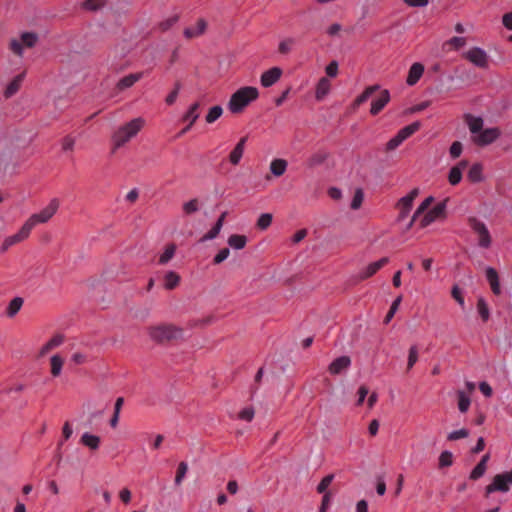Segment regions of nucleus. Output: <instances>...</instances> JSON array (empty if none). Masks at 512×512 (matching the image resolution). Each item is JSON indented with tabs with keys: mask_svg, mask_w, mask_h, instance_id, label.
Masks as SVG:
<instances>
[{
	"mask_svg": "<svg viewBox=\"0 0 512 512\" xmlns=\"http://www.w3.org/2000/svg\"><path fill=\"white\" fill-rule=\"evenodd\" d=\"M144 125V118L136 117L129 122L119 126L111 137L113 143V151L123 147L125 144L135 138L142 130Z\"/></svg>",
	"mask_w": 512,
	"mask_h": 512,
	"instance_id": "f257e3e1",
	"label": "nucleus"
},
{
	"mask_svg": "<svg viewBox=\"0 0 512 512\" xmlns=\"http://www.w3.org/2000/svg\"><path fill=\"white\" fill-rule=\"evenodd\" d=\"M259 96L258 89L252 86L242 87L232 94L229 102L228 109L232 113H240L252 101L256 100Z\"/></svg>",
	"mask_w": 512,
	"mask_h": 512,
	"instance_id": "f03ea898",
	"label": "nucleus"
},
{
	"mask_svg": "<svg viewBox=\"0 0 512 512\" xmlns=\"http://www.w3.org/2000/svg\"><path fill=\"white\" fill-rule=\"evenodd\" d=\"M512 487V469L510 471H505L499 474H496L491 483L486 486L485 493L486 495H490L495 492L506 493Z\"/></svg>",
	"mask_w": 512,
	"mask_h": 512,
	"instance_id": "7ed1b4c3",
	"label": "nucleus"
},
{
	"mask_svg": "<svg viewBox=\"0 0 512 512\" xmlns=\"http://www.w3.org/2000/svg\"><path fill=\"white\" fill-rule=\"evenodd\" d=\"M59 208L57 199H52L49 204L38 213L32 214L25 222L32 230L37 224L48 222Z\"/></svg>",
	"mask_w": 512,
	"mask_h": 512,
	"instance_id": "20e7f679",
	"label": "nucleus"
},
{
	"mask_svg": "<svg viewBox=\"0 0 512 512\" xmlns=\"http://www.w3.org/2000/svg\"><path fill=\"white\" fill-rule=\"evenodd\" d=\"M148 334L152 340L162 342L180 337L182 331L173 325H160L149 328Z\"/></svg>",
	"mask_w": 512,
	"mask_h": 512,
	"instance_id": "39448f33",
	"label": "nucleus"
},
{
	"mask_svg": "<svg viewBox=\"0 0 512 512\" xmlns=\"http://www.w3.org/2000/svg\"><path fill=\"white\" fill-rule=\"evenodd\" d=\"M469 225L473 232L478 236V246L483 249L490 248L492 244V237L487 225L475 217L469 219Z\"/></svg>",
	"mask_w": 512,
	"mask_h": 512,
	"instance_id": "423d86ee",
	"label": "nucleus"
},
{
	"mask_svg": "<svg viewBox=\"0 0 512 512\" xmlns=\"http://www.w3.org/2000/svg\"><path fill=\"white\" fill-rule=\"evenodd\" d=\"M419 127V122H413L400 129L398 133L387 142V149L394 150L399 147L407 138L414 134Z\"/></svg>",
	"mask_w": 512,
	"mask_h": 512,
	"instance_id": "0eeeda50",
	"label": "nucleus"
},
{
	"mask_svg": "<svg viewBox=\"0 0 512 512\" xmlns=\"http://www.w3.org/2000/svg\"><path fill=\"white\" fill-rule=\"evenodd\" d=\"M464 57L479 68H487L489 65V56L487 52L480 47H472L464 53Z\"/></svg>",
	"mask_w": 512,
	"mask_h": 512,
	"instance_id": "6e6552de",
	"label": "nucleus"
},
{
	"mask_svg": "<svg viewBox=\"0 0 512 512\" xmlns=\"http://www.w3.org/2000/svg\"><path fill=\"white\" fill-rule=\"evenodd\" d=\"M30 227L26 222L22 225L19 231L13 235L7 236L0 247L1 252H6L11 246L20 243L27 239L31 233Z\"/></svg>",
	"mask_w": 512,
	"mask_h": 512,
	"instance_id": "1a4fd4ad",
	"label": "nucleus"
},
{
	"mask_svg": "<svg viewBox=\"0 0 512 512\" xmlns=\"http://www.w3.org/2000/svg\"><path fill=\"white\" fill-rule=\"evenodd\" d=\"M445 209H446V204L439 203L436 206H434L432 209H430L428 211L426 210L425 214L422 217L420 216L417 220L419 222L420 227H422V228L427 227L430 224H432L433 222H435L436 220H438L439 218H441L445 213Z\"/></svg>",
	"mask_w": 512,
	"mask_h": 512,
	"instance_id": "9d476101",
	"label": "nucleus"
},
{
	"mask_svg": "<svg viewBox=\"0 0 512 512\" xmlns=\"http://www.w3.org/2000/svg\"><path fill=\"white\" fill-rule=\"evenodd\" d=\"M419 189L414 188L412 189L407 195L401 197L398 200L397 208L399 210V218L404 219L406 218L413 206L414 199L419 195Z\"/></svg>",
	"mask_w": 512,
	"mask_h": 512,
	"instance_id": "9b49d317",
	"label": "nucleus"
},
{
	"mask_svg": "<svg viewBox=\"0 0 512 512\" xmlns=\"http://www.w3.org/2000/svg\"><path fill=\"white\" fill-rule=\"evenodd\" d=\"M501 135V131L497 127L483 129L478 135L473 137V141L478 146H487L495 142Z\"/></svg>",
	"mask_w": 512,
	"mask_h": 512,
	"instance_id": "f8f14e48",
	"label": "nucleus"
},
{
	"mask_svg": "<svg viewBox=\"0 0 512 512\" xmlns=\"http://www.w3.org/2000/svg\"><path fill=\"white\" fill-rule=\"evenodd\" d=\"M282 76V69L272 67L262 73L260 83L263 87L268 88L274 85Z\"/></svg>",
	"mask_w": 512,
	"mask_h": 512,
	"instance_id": "ddd939ff",
	"label": "nucleus"
},
{
	"mask_svg": "<svg viewBox=\"0 0 512 512\" xmlns=\"http://www.w3.org/2000/svg\"><path fill=\"white\" fill-rule=\"evenodd\" d=\"M351 366V359L349 356H340L334 359L329 367L328 371L332 375H338L342 373L343 371H346Z\"/></svg>",
	"mask_w": 512,
	"mask_h": 512,
	"instance_id": "4468645a",
	"label": "nucleus"
},
{
	"mask_svg": "<svg viewBox=\"0 0 512 512\" xmlns=\"http://www.w3.org/2000/svg\"><path fill=\"white\" fill-rule=\"evenodd\" d=\"M467 165V160H461L455 166L450 168L448 173V182L452 186H455L461 182L463 171L466 169Z\"/></svg>",
	"mask_w": 512,
	"mask_h": 512,
	"instance_id": "2eb2a0df",
	"label": "nucleus"
},
{
	"mask_svg": "<svg viewBox=\"0 0 512 512\" xmlns=\"http://www.w3.org/2000/svg\"><path fill=\"white\" fill-rule=\"evenodd\" d=\"M227 214V211L221 213L214 226L206 234L203 235V237L200 240L201 242L214 240L219 235L224 225V221Z\"/></svg>",
	"mask_w": 512,
	"mask_h": 512,
	"instance_id": "dca6fc26",
	"label": "nucleus"
},
{
	"mask_svg": "<svg viewBox=\"0 0 512 512\" xmlns=\"http://www.w3.org/2000/svg\"><path fill=\"white\" fill-rule=\"evenodd\" d=\"M390 101V93L388 90H382L380 95L371 103L370 113L377 115Z\"/></svg>",
	"mask_w": 512,
	"mask_h": 512,
	"instance_id": "f3484780",
	"label": "nucleus"
},
{
	"mask_svg": "<svg viewBox=\"0 0 512 512\" xmlns=\"http://www.w3.org/2000/svg\"><path fill=\"white\" fill-rule=\"evenodd\" d=\"M388 262H389V258L383 257V258L379 259L378 261L370 263L360 272V277L362 279H367V278L373 276L378 270H380Z\"/></svg>",
	"mask_w": 512,
	"mask_h": 512,
	"instance_id": "a211bd4d",
	"label": "nucleus"
},
{
	"mask_svg": "<svg viewBox=\"0 0 512 512\" xmlns=\"http://www.w3.org/2000/svg\"><path fill=\"white\" fill-rule=\"evenodd\" d=\"M423 73H424V66L419 62L413 63L409 69L406 83L409 86L415 85L420 80Z\"/></svg>",
	"mask_w": 512,
	"mask_h": 512,
	"instance_id": "6ab92c4d",
	"label": "nucleus"
},
{
	"mask_svg": "<svg viewBox=\"0 0 512 512\" xmlns=\"http://www.w3.org/2000/svg\"><path fill=\"white\" fill-rule=\"evenodd\" d=\"M247 137H243L236 144L234 149L229 154V161L232 165H238L243 157Z\"/></svg>",
	"mask_w": 512,
	"mask_h": 512,
	"instance_id": "aec40b11",
	"label": "nucleus"
},
{
	"mask_svg": "<svg viewBox=\"0 0 512 512\" xmlns=\"http://www.w3.org/2000/svg\"><path fill=\"white\" fill-rule=\"evenodd\" d=\"M486 280L489 282L491 289L495 295H499L501 293L499 276L498 272L495 268L488 266L485 270Z\"/></svg>",
	"mask_w": 512,
	"mask_h": 512,
	"instance_id": "412c9836",
	"label": "nucleus"
},
{
	"mask_svg": "<svg viewBox=\"0 0 512 512\" xmlns=\"http://www.w3.org/2000/svg\"><path fill=\"white\" fill-rule=\"evenodd\" d=\"M489 459H490L489 453L482 456L479 463L474 467V469L471 471V473L469 475V478L471 480H478L484 476V474L486 473V470H487V463H488Z\"/></svg>",
	"mask_w": 512,
	"mask_h": 512,
	"instance_id": "4be33fe9",
	"label": "nucleus"
},
{
	"mask_svg": "<svg viewBox=\"0 0 512 512\" xmlns=\"http://www.w3.org/2000/svg\"><path fill=\"white\" fill-rule=\"evenodd\" d=\"M288 167V162L282 158L273 159L270 163L269 169L273 176L280 177L282 176Z\"/></svg>",
	"mask_w": 512,
	"mask_h": 512,
	"instance_id": "5701e85b",
	"label": "nucleus"
},
{
	"mask_svg": "<svg viewBox=\"0 0 512 512\" xmlns=\"http://www.w3.org/2000/svg\"><path fill=\"white\" fill-rule=\"evenodd\" d=\"M331 83L326 77H322L316 86L315 98L318 101H322L330 92Z\"/></svg>",
	"mask_w": 512,
	"mask_h": 512,
	"instance_id": "b1692460",
	"label": "nucleus"
},
{
	"mask_svg": "<svg viewBox=\"0 0 512 512\" xmlns=\"http://www.w3.org/2000/svg\"><path fill=\"white\" fill-rule=\"evenodd\" d=\"M143 77V73H132L121 78L117 83V89L122 91L132 87Z\"/></svg>",
	"mask_w": 512,
	"mask_h": 512,
	"instance_id": "393cba45",
	"label": "nucleus"
},
{
	"mask_svg": "<svg viewBox=\"0 0 512 512\" xmlns=\"http://www.w3.org/2000/svg\"><path fill=\"white\" fill-rule=\"evenodd\" d=\"M467 177L472 183H480L484 181L483 165L481 163H474L470 167Z\"/></svg>",
	"mask_w": 512,
	"mask_h": 512,
	"instance_id": "a878e982",
	"label": "nucleus"
},
{
	"mask_svg": "<svg viewBox=\"0 0 512 512\" xmlns=\"http://www.w3.org/2000/svg\"><path fill=\"white\" fill-rule=\"evenodd\" d=\"M206 26V21L204 19H199L194 26L187 27L184 30V35L187 38L197 37L204 33V31L206 30Z\"/></svg>",
	"mask_w": 512,
	"mask_h": 512,
	"instance_id": "bb28decb",
	"label": "nucleus"
},
{
	"mask_svg": "<svg viewBox=\"0 0 512 512\" xmlns=\"http://www.w3.org/2000/svg\"><path fill=\"white\" fill-rule=\"evenodd\" d=\"M433 201V196H429L421 202V204L417 207L416 211L414 212L410 222L408 223L407 228H411L413 224L417 222L418 218L427 210V208Z\"/></svg>",
	"mask_w": 512,
	"mask_h": 512,
	"instance_id": "cd10ccee",
	"label": "nucleus"
},
{
	"mask_svg": "<svg viewBox=\"0 0 512 512\" xmlns=\"http://www.w3.org/2000/svg\"><path fill=\"white\" fill-rule=\"evenodd\" d=\"M199 107L200 105L197 102L191 104L188 110L182 116V121L188 122L190 123V126H193V124L198 120L200 116L198 112Z\"/></svg>",
	"mask_w": 512,
	"mask_h": 512,
	"instance_id": "c85d7f7f",
	"label": "nucleus"
},
{
	"mask_svg": "<svg viewBox=\"0 0 512 512\" xmlns=\"http://www.w3.org/2000/svg\"><path fill=\"white\" fill-rule=\"evenodd\" d=\"M100 437L88 432L81 436V443L91 450H97L100 446Z\"/></svg>",
	"mask_w": 512,
	"mask_h": 512,
	"instance_id": "c756f323",
	"label": "nucleus"
},
{
	"mask_svg": "<svg viewBox=\"0 0 512 512\" xmlns=\"http://www.w3.org/2000/svg\"><path fill=\"white\" fill-rule=\"evenodd\" d=\"M176 249L177 246L174 243L167 244L159 256L158 263L160 265H166L174 257Z\"/></svg>",
	"mask_w": 512,
	"mask_h": 512,
	"instance_id": "7c9ffc66",
	"label": "nucleus"
},
{
	"mask_svg": "<svg viewBox=\"0 0 512 512\" xmlns=\"http://www.w3.org/2000/svg\"><path fill=\"white\" fill-rule=\"evenodd\" d=\"M467 124L470 132L476 136L483 130L484 121L481 117L470 116Z\"/></svg>",
	"mask_w": 512,
	"mask_h": 512,
	"instance_id": "2f4dec72",
	"label": "nucleus"
},
{
	"mask_svg": "<svg viewBox=\"0 0 512 512\" xmlns=\"http://www.w3.org/2000/svg\"><path fill=\"white\" fill-rule=\"evenodd\" d=\"M247 238L244 235L233 234L228 238V245L235 250H241L245 247Z\"/></svg>",
	"mask_w": 512,
	"mask_h": 512,
	"instance_id": "473e14b6",
	"label": "nucleus"
},
{
	"mask_svg": "<svg viewBox=\"0 0 512 512\" xmlns=\"http://www.w3.org/2000/svg\"><path fill=\"white\" fill-rule=\"evenodd\" d=\"M180 282V276L174 271H168L164 276V287L167 290L174 289Z\"/></svg>",
	"mask_w": 512,
	"mask_h": 512,
	"instance_id": "72a5a7b5",
	"label": "nucleus"
},
{
	"mask_svg": "<svg viewBox=\"0 0 512 512\" xmlns=\"http://www.w3.org/2000/svg\"><path fill=\"white\" fill-rule=\"evenodd\" d=\"M63 341L64 339L62 335H56L52 337L45 345L42 346L40 349V355H45L51 349L60 346Z\"/></svg>",
	"mask_w": 512,
	"mask_h": 512,
	"instance_id": "f704fd0d",
	"label": "nucleus"
},
{
	"mask_svg": "<svg viewBox=\"0 0 512 512\" xmlns=\"http://www.w3.org/2000/svg\"><path fill=\"white\" fill-rule=\"evenodd\" d=\"M24 79V74H19L17 75L7 86L6 90H5V96L6 97H11L12 95H14L19 87H20V84L21 82L23 81Z\"/></svg>",
	"mask_w": 512,
	"mask_h": 512,
	"instance_id": "c9c22d12",
	"label": "nucleus"
},
{
	"mask_svg": "<svg viewBox=\"0 0 512 512\" xmlns=\"http://www.w3.org/2000/svg\"><path fill=\"white\" fill-rule=\"evenodd\" d=\"M380 89V86L379 85H372V86H369L367 87L362 94H360L356 99H355V105L356 106H360L361 104H363L364 102H366L373 94L375 91L379 90Z\"/></svg>",
	"mask_w": 512,
	"mask_h": 512,
	"instance_id": "e433bc0d",
	"label": "nucleus"
},
{
	"mask_svg": "<svg viewBox=\"0 0 512 512\" xmlns=\"http://www.w3.org/2000/svg\"><path fill=\"white\" fill-rule=\"evenodd\" d=\"M458 396V409L461 413H466L470 407V397L462 390L457 392Z\"/></svg>",
	"mask_w": 512,
	"mask_h": 512,
	"instance_id": "4c0bfd02",
	"label": "nucleus"
},
{
	"mask_svg": "<svg viewBox=\"0 0 512 512\" xmlns=\"http://www.w3.org/2000/svg\"><path fill=\"white\" fill-rule=\"evenodd\" d=\"M477 311L484 322L490 318V310L486 300L483 297H479L477 300Z\"/></svg>",
	"mask_w": 512,
	"mask_h": 512,
	"instance_id": "58836bf2",
	"label": "nucleus"
},
{
	"mask_svg": "<svg viewBox=\"0 0 512 512\" xmlns=\"http://www.w3.org/2000/svg\"><path fill=\"white\" fill-rule=\"evenodd\" d=\"M50 362H51V374L54 377L59 376L62 372L63 359L58 354H55L51 357Z\"/></svg>",
	"mask_w": 512,
	"mask_h": 512,
	"instance_id": "ea45409f",
	"label": "nucleus"
},
{
	"mask_svg": "<svg viewBox=\"0 0 512 512\" xmlns=\"http://www.w3.org/2000/svg\"><path fill=\"white\" fill-rule=\"evenodd\" d=\"M222 113H223V109L220 105L213 106L209 109V111L205 117V120L208 124H211V123L215 122L217 119H219L221 117Z\"/></svg>",
	"mask_w": 512,
	"mask_h": 512,
	"instance_id": "a19ab883",
	"label": "nucleus"
},
{
	"mask_svg": "<svg viewBox=\"0 0 512 512\" xmlns=\"http://www.w3.org/2000/svg\"><path fill=\"white\" fill-rule=\"evenodd\" d=\"M23 305V299L15 297L7 307V314L9 317L15 316Z\"/></svg>",
	"mask_w": 512,
	"mask_h": 512,
	"instance_id": "79ce46f5",
	"label": "nucleus"
},
{
	"mask_svg": "<svg viewBox=\"0 0 512 512\" xmlns=\"http://www.w3.org/2000/svg\"><path fill=\"white\" fill-rule=\"evenodd\" d=\"M469 435H470V432H469L468 429L461 428V429H458V430L451 431L448 434L447 438L450 441H456V440H459V439L467 438Z\"/></svg>",
	"mask_w": 512,
	"mask_h": 512,
	"instance_id": "37998d69",
	"label": "nucleus"
},
{
	"mask_svg": "<svg viewBox=\"0 0 512 512\" xmlns=\"http://www.w3.org/2000/svg\"><path fill=\"white\" fill-rule=\"evenodd\" d=\"M363 199H364L363 190L361 188H357L355 190L353 199L351 201V205H350L351 209H353V210L359 209L362 205Z\"/></svg>",
	"mask_w": 512,
	"mask_h": 512,
	"instance_id": "c03bdc74",
	"label": "nucleus"
},
{
	"mask_svg": "<svg viewBox=\"0 0 512 512\" xmlns=\"http://www.w3.org/2000/svg\"><path fill=\"white\" fill-rule=\"evenodd\" d=\"M183 212L187 215L196 213L199 210V203L197 199H191L185 202L182 206Z\"/></svg>",
	"mask_w": 512,
	"mask_h": 512,
	"instance_id": "a18cd8bd",
	"label": "nucleus"
},
{
	"mask_svg": "<svg viewBox=\"0 0 512 512\" xmlns=\"http://www.w3.org/2000/svg\"><path fill=\"white\" fill-rule=\"evenodd\" d=\"M187 471H188V465L186 462H181L179 465H178V469H177V473H176V477H175V485H180L183 481V479L185 478L186 474H187Z\"/></svg>",
	"mask_w": 512,
	"mask_h": 512,
	"instance_id": "49530a36",
	"label": "nucleus"
},
{
	"mask_svg": "<svg viewBox=\"0 0 512 512\" xmlns=\"http://www.w3.org/2000/svg\"><path fill=\"white\" fill-rule=\"evenodd\" d=\"M272 223V214L263 213L257 220V227L261 230L267 229Z\"/></svg>",
	"mask_w": 512,
	"mask_h": 512,
	"instance_id": "de8ad7c7",
	"label": "nucleus"
},
{
	"mask_svg": "<svg viewBox=\"0 0 512 512\" xmlns=\"http://www.w3.org/2000/svg\"><path fill=\"white\" fill-rule=\"evenodd\" d=\"M453 463V454L450 451H443L439 456V466L449 467Z\"/></svg>",
	"mask_w": 512,
	"mask_h": 512,
	"instance_id": "09e8293b",
	"label": "nucleus"
},
{
	"mask_svg": "<svg viewBox=\"0 0 512 512\" xmlns=\"http://www.w3.org/2000/svg\"><path fill=\"white\" fill-rule=\"evenodd\" d=\"M333 479H334V475L333 474H329V475L325 476L321 480V482L318 484L317 492L321 493V494L322 493L323 494L327 493L326 491H327L328 487L330 486V484L332 483Z\"/></svg>",
	"mask_w": 512,
	"mask_h": 512,
	"instance_id": "8fccbe9b",
	"label": "nucleus"
},
{
	"mask_svg": "<svg viewBox=\"0 0 512 512\" xmlns=\"http://www.w3.org/2000/svg\"><path fill=\"white\" fill-rule=\"evenodd\" d=\"M452 297L455 299V301L459 304V306L464 309L465 308V300L463 293L458 285H454L452 287L451 291Z\"/></svg>",
	"mask_w": 512,
	"mask_h": 512,
	"instance_id": "3c124183",
	"label": "nucleus"
},
{
	"mask_svg": "<svg viewBox=\"0 0 512 512\" xmlns=\"http://www.w3.org/2000/svg\"><path fill=\"white\" fill-rule=\"evenodd\" d=\"M295 44V40L293 38H286L279 43V51L283 54L289 53Z\"/></svg>",
	"mask_w": 512,
	"mask_h": 512,
	"instance_id": "603ef678",
	"label": "nucleus"
},
{
	"mask_svg": "<svg viewBox=\"0 0 512 512\" xmlns=\"http://www.w3.org/2000/svg\"><path fill=\"white\" fill-rule=\"evenodd\" d=\"M402 301V297L401 296H398L391 304V307L389 309V312L387 313L386 317H385V322L388 323L391 321V319L393 318V316L395 315L396 311L398 310L399 308V305Z\"/></svg>",
	"mask_w": 512,
	"mask_h": 512,
	"instance_id": "864d4df0",
	"label": "nucleus"
},
{
	"mask_svg": "<svg viewBox=\"0 0 512 512\" xmlns=\"http://www.w3.org/2000/svg\"><path fill=\"white\" fill-rule=\"evenodd\" d=\"M106 3V0H86L84 2V7L90 11H96L102 8Z\"/></svg>",
	"mask_w": 512,
	"mask_h": 512,
	"instance_id": "5fc2aeb1",
	"label": "nucleus"
},
{
	"mask_svg": "<svg viewBox=\"0 0 512 512\" xmlns=\"http://www.w3.org/2000/svg\"><path fill=\"white\" fill-rule=\"evenodd\" d=\"M462 151H463L462 143L459 141H455L450 146L449 154L452 159H456L462 154Z\"/></svg>",
	"mask_w": 512,
	"mask_h": 512,
	"instance_id": "6e6d98bb",
	"label": "nucleus"
},
{
	"mask_svg": "<svg viewBox=\"0 0 512 512\" xmlns=\"http://www.w3.org/2000/svg\"><path fill=\"white\" fill-rule=\"evenodd\" d=\"M21 40L25 46L33 47L37 42V35L26 32L21 35Z\"/></svg>",
	"mask_w": 512,
	"mask_h": 512,
	"instance_id": "4d7b16f0",
	"label": "nucleus"
},
{
	"mask_svg": "<svg viewBox=\"0 0 512 512\" xmlns=\"http://www.w3.org/2000/svg\"><path fill=\"white\" fill-rule=\"evenodd\" d=\"M254 415L255 411L253 407H245L239 412V418L247 422H250L254 418Z\"/></svg>",
	"mask_w": 512,
	"mask_h": 512,
	"instance_id": "13d9d810",
	"label": "nucleus"
},
{
	"mask_svg": "<svg viewBox=\"0 0 512 512\" xmlns=\"http://www.w3.org/2000/svg\"><path fill=\"white\" fill-rule=\"evenodd\" d=\"M418 361V350L415 345L411 346L408 355V368L411 369Z\"/></svg>",
	"mask_w": 512,
	"mask_h": 512,
	"instance_id": "bf43d9fd",
	"label": "nucleus"
},
{
	"mask_svg": "<svg viewBox=\"0 0 512 512\" xmlns=\"http://www.w3.org/2000/svg\"><path fill=\"white\" fill-rule=\"evenodd\" d=\"M325 159H326L325 154H321V153L314 154L308 159V165L310 167L320 165L321 163L324 162Z\"/></svg>",
	"mask_w": 512,
	"mask_h": 512,
	"instance_id": "052dcab7",
	"label": "nucleus"
},
{
	"mask_svg": "<svg viewBox=\"0 0 512 512\" xmlns=\"http://www.w3.org/2000/svg\"><path fill=\"white\" fill-rule=\"evenodd\" d=\"M75 145V138L72 136H66L63 138L61 142L62 150L63 151H71L73 150Z\"/></svg>",
	"mask_w": 512,
	"mask_h": 512,
	"instance_id": "680f3d73",
	"label": "nucleus"
},
{
	"mask_svg": "<svg viewBox=\"0 0 512 512\" xmlns=\"http://www.w3.org/2000/svg\"><path fill=\"white\" fill-rule=\"evenodd\" d=\"M230 254V250L228 248L221 249L214 257L213 261L215 264H220L225 261Z\"/></svg>",
	"mask_w": 512,
	"mask_h": 512,
	"instance_id": "e2e57ef3",
	"label": "nucleus"
},
{
	"mask_svg": "<svg viewBox=\"0 0 512 512\" xmlns=\"http://www.w3.org/2000/svg\"><path fill=\"white\" fill-rule=\"evenodd\" d=\"M179 91H180V84H179V83H177V84L175 85L174 90H173V91H171V92L167 95V97H166V99H165V102H166L168 105H172V104H174V103H175V101H176V99H177V97H178Z\"/></svg>",
	"mask_w": 512,
	"mask_h": 512,
	"instance_id": "0e129e2a",
	"label": "nucleus"
},
{
	"mask_svg": "<svg viewBox=\"0 0 512 512\" xmlns=\"http://www.w3.org/2000/svg\"><path fill=\"white\" fill-rule=\"evenodd\" d=\"M325 72L329 77H336L338 73V63L336 61L330 62L326 68Z\"/></svg>",
	"mask_w": 512,
	"mask_h": 512,
	"instance_id": "69168bd1",
	"label": "nucleus"
},
{
	"mask_svg": "<svg viewBox=\"0 0 512 512\" xmlns=\"http://www.w3.org/2000/svg\"><path fill=\"white\" fill-rule=\"evenodd\" d=\"M479 389L485 397H491L493 394L492 387L485 381L480 382Z\"/></svg>",
	"mask_w": 512,
	"mask_h": 512,
	"instance_id": "338daca9",
	"label": "nucleus"
},
{
	"mask_svg": "<svg viewBox=\"0 0 512 512\" xmlns=\"http://www.w3.org/2000/svg\"><path fill=\"white\" fill-rule=\"evenodd\" d=\"M330 502H331L330 493H325L322 497V502H321L319 512H326L330 506Z\"/></svg>",
	"mask_w": 512,
	"mask_h": 512,
	"instance_id": "774afa93",
	"label": "nucleus"
}]
</instances>
